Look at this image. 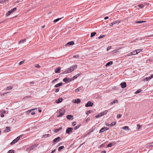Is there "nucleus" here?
<instances>
[{
	"mask_svg": "<svg viewBox=\"0 0 153 153\" xmlns=\"http://www.w3.org/2000/svg\"><path fill=\"white\" fill-rule=\"evenodd\" d=\"M66 118L68 119L72 120L73 119V116L71 115L67 116Z\"/></svg>",
	"mask_w": 153,
	"mask_h": 153,
	"instance_id": "9b49d317",
	"label": "nucleus"
},
{
	"mask_svg": "<svg viewBox=\"0 0 153 153\" xmlns=\"http://www.w3.org/2000/svg\"><path fill=\"white\" fill-rule=\"evenodd\" d=\"M116 124V122H113L112 123H111V124H109V126H113L115 125Z\"/></svg>",
	"mask_w": 153,
	"mask_h": 153,
	"instance_id": "c85d7f7f",
	"label": "nucleus"
},
{
	"mask_svg": "<svg viewBox=\"0 0 153 153\" xmlns=\"http://www.w3.org/2000/svg\"><path fill=\"white\" fill-rule=\"evenodd\" d=\"M12 88V86H9L7 87V88H6V90H9V89H11Z\"/></svg>",
	"mask_w": 153,
	"mask_h": 153,
	"instance_id": "ea45409f",
	"label": "nucleus"
},
{
	"mask_svg": "<svg viewBox=\"0 0 153 153\" xmlns=\"http://www.w3.org/2000/svg\"><path fill=\"white\" fill-rule=\"evenodd\" d=\"M136 51H132V52H131L129 53H128V54L126 55L125 56V57L128 56H130L131 55H135V53Z\"/></svg>",
	"mask_w": 153,
	"mask_h": 153,
	"instance_id": "423d86ee",
	"label": "nucleus"
},
{
	"mask_svg": "<svg viewBox=\"0 0 153 153\" xmlns=\"http://www.w3.org/2000/svg\"><path fill=\"white\" fill-rule=\"evenodd\" d=\"M61 68L60 67H58L55 70V73H59L60 72Z\"/></svg>",
	"mask_w": 153,
	"mask_h": 153,
	"instance_id": "4468645a",
	"label": "nucleus"
},
{
	"mask_svg": "<svg viewBox=\"0 0 153 153\" xmlns=\"http://www.w3.org/2000/svg\"><path fill=\"white\" fill-rule=\"evenodd\" d=\"M17 142H18V141H17V140H16V139H15L11 143H10V144L11 145H13V144L15 143H16Z\"/></svg>",
	"mask_w": 153,
	"mask_h": 153,
	"instance_id": "412c9836",
	"label": "nucleus"
},
{
	"mask_svg": "<svg viewBox=\"0 0 153 153\" xmlns=\"http://www.w3.org/2000/svg\"><path fill=\"white\" fill-rule=\"evenodd\" d=\"M143 49H137L136 50H135L134 51H135V54H138V53L142 51Z\"/></svg>",
	"mask_w": 153,
	"mask_h": 153,
	"instance_id": "dca6fc26",
	"label": "nucleus"
},
{
	"mask_svg": "<svg viewBox=\"0 0 153 153\" xmlns=\"http://www.w3.org/2000/svg\"><path fill=\"white\" fill-rule=\"evenodd\" d=\"M35 113L34 111H33V112H32L31 113V114L32 115H34L35 114Z\"/></svg>",
	"mask_w": 153,
	"mask_h": 153,
	"instance_id": "338daca9",
	"label": "nucleus"
},
{
	"mask_svg": "<svg viewBox=\"0 0 153 153\" xmlns=\"http://www.w3.org/2000/svg\"><path fill=\"white\" fill-rule=\"evenodd\" d=\"M62 100L63 99L62 97H60L56 101V102L57 103H59L61 102L62 101Z\"/></svg>",
	"mask_w": 153,
	"mask_h": 153,
	"instance_id": "f8f14e48",
	"label": "nucleus"
},
{
	"mask_svg": "<svg viewBox=\"0 0 153 153\" xmlns=\"http://www.w3.org/2000/svg\"><path fill=\"white\" fill-rule=\"evenodd\" d=\"M149 146L150 147H153V142L149 144Z\"/></svg>",
	"mask_w": 153,
	"mask_h": 153,
	"instance_id": "052dcab7",
	"label": "nucleus"
},
{
	"mask_svg": "<svg viewBox=\"0 0 153 153\" xmlns=\"http://www.w3.org/2000/svg\"><path fill=\"white\" fill-rule=\"evenodd\" d=\"M118 102V100H114L111 103V105H113L114 103H117Z\"/></svg>",
	"mask_w": 153,
	"mask_h": 153,
	"instance_id": "4c0bfd02",
	"label": "nucleus"
},
{
	"mask_svg": "<svg viewBox=\"0 0 153 153\" xmlns=\"http://www.w3.org/2000/svg\"><path fill=\"white\" fill-rule=\"evenodd\" d=\"M25 61L24 60V61H21L19 63V65H21L22 64H23V63H24V62Z\"/></svg>",
	"mask_w": 153,
	"mask_h": 153,
	"instance_id": "864d4df0",
	"label": "nucleus"
},
{
	"mask_svg": "<svg viewBox=\"0 0 153 153\" xmlns=\"http://www.w3.org/2000/svg\"><path fill=\"white\" fill-rule=\"evenodd\" d=\"M105 36L104 35H101L98 37L99 39H100L102 38L104 36Z\"/></svg>",
	"mask_w": 153,
	"mask_h": 153,
	"instance_id": "8fccbe9b",
	"label": "nucleus"
},
{
	"mask_svg": "<svg viewBox=\"0 0 153 153\" xmlns=\"http://www.w3.org/2000/svg\"><path fill=\"white\" fill-rule=\"evenodd\" d=\"M141 91V90L140 89H139L137 91L135 92V94H138V93H140Z\"/></svg>",
	"mask_w": 153,
	"mask_h": 153,
	"instance_id": "e433bc0d",
	"label": "nucleus"
},
{
	"mask_svg": "<svg viewBox=\"0 0 153 153\" xmlns=\"http://www.w3.org/2000/svg\"><path fill=\"white\" fill-rule=\"evenodd\" d=\"M74 44V42L73 41H71L69 42H68L67 44L66 45V46H68L69 45H72Z\"/></svg>",
	"mask_w": 153,
	"mask_h": 153,
	"instance_id": "2eb2a0df",
	"label": "nucleus"
},
{
	"mask_svg": "<svg viewBox=\"0 0 153 153\" xmlns=\"http://www.w3.org/2000/svg\"><path fill=\"white\" fill-rule=\"evenodd\" d=\"M76 122H74L72 123V125L73 126H75L76 125Z\"/></svg>",
	"mask_w": 153,
	"mask_h": 153,
	"instance_id": "13d9d810",
	"label": "nucleus"
},
{
	"mask_svg": "<svg viewBox=\"0 0 153 153\" xmlns=\"http://www.w3.org/2000/svg\"><path fill=\"white\" fill-rule=\"evenodd\" d=\"M58 79V78L55 79L52 81V83H53Z\"/></svg>",
	"mask_w": 153,
	"mask_h": 153,
	"instance_id": "680f3d73",
	"label": "nucleus"
},
{
	"mask_svg": "<svg viewBox=\"0 0 153 153\" xmlns=\"http://www.w3.org/2000/svg\"><path fill=\"white\" fill-rule=\"evenodd\" d=\"M107 112H108V111L107 110H105L101 113L102 114H101L103 116L104 115L106 114L107 113Z\"/></svg>",
	"mask_w": 153,
	"mask_h": 153,
	"instance_id": "c756f323",
	"label": "nucleus"
},
{
	"mask_svg": "<svg viewBox=\"0 0 153 153\" xmlns=\"http://www.w3.org/2000/svg\"><path fill=\"white\" fill-rule=\"evenodd\" d=\"M120 22V21L118 20L115 22L111 23L109 24V25L110 26H112L115 24H118Z\"/></svg>",
	"mask_w": 153,
	"mask_h": 153,
	"instance_id": "0eeeda50",
	"label": "nucleus"
},
{
	"mask_svg": "<svg viewBox=\"0 0 153 153\" xmlns=\"http://www.w3.org/2000/svg\"><path fill=\"white\" fill-rule=\"evenodd\" d=\"M145 22V21L141 20L136 21L135 22V23H142Z\"/></svg>",
	"mask_w": 153,
	"mask_h": 153,
	"instance_id": "a878e982",
	"label": "nucleus"
},
{
	"mask_svg": "<svg viewBox=\"0 0 153 153\" xmlns=\"http://www.w3.org/2000/svg\"><path fill=\"white\" fill-rule=\"evenodd\" d=\"M26 41V39H22V40H21L19 41V44H20L21 43H24L25 42V41Z\"/></svg>",
	"mask_w": 153,
	"mask_h": 153,
	"instance_id": "bb28decb",
	"label": "nucleus"
},
{
	"mask_svg": "<svg viewBox=\"0 0 153 153\" xmlns=\"http://www.w3.org/2000/svg\"><path fill=\"white\" fill-rule=\"evenodd\" d=\"M6 130H4V131L5 132H9L10 131V128L9 127H7L6 128Z\"/></svg>",
	"mask_w": 153,
	"mask_h": 153,
	"instance_id": "6ab92c4d",
	"label": "nucleus"
},
{
	"mask_svg": "<svg viewBox=\"0 0 153 153\" xmlns=\"http://www.w3.org/2000/svg\"><path fill=\"white\" fill-rule=\"evenodd\" d=\"M111 46H108L107 48V51H108L109 50H110V49H111Z\"/></svg>",
	"mask_w": 153,
	"mask_h": 153,
	"instance_id": "3c124183",
	"label": "nucleus"
},
{
	"mask_svg": "<svg viewBox=\"0 0 153 153\" xmlns=\"http://www.w3.org/2000/svg\"><path fill=\"white\" fill-rule=\"evenodd\" d=\"M113 62L112 61H110L108 62H107L106 65L105 66L107 67H108L110 65H112L113 64Z\"/></svg>",
	"mask_w": 153,
	"mask_h": 153,
	"instance_id": "a211bd4d",
	"label": "nucleus"
},
{
	"mask_svg": "<svg viewBox=\"0 0 153 153\" xmlns=\"http://www.w3.org/2000/svg\"><path fill=\"white\" fill-rule=\"evenodd\" d=\"M138 7L140 8H142L144 7V6L143 4H140L138 5Z\"/></svg>",
	"mask_w": 153,
	"mask_h": 153,
	"instance_id": "a19ab883",
	"label": "nucleus"
},
{
	"mask_svg": "<svg viewBox=\"0 0 153 153\" xmlns=\"http://www.w3.org/2000/svg\"><path fill=\"white\" fill-rule=\"evenodd\" d=\"M7 153H14V152L13 150H10Z\"/></svg>",
	"mask_w": 153,
	"mask_h": 153,
	"instance_id": "09e8293b",
	"label": "nucleus"
},
{
	"mask_svg": "<svg viewBox=\"0 0 153 153\" xmlns=\"http://www.w3.org/2000/svg\"><path fill=\"white\" fill-rule=\"evenodd\" d=\"M65 112V110L64 109L62 108L59 110V113H62L63 114H64Z\"/></svg>",
	"mask_w": 153,
	"mask_h": 153,
	"instance_id": "aec40b11",
	"label": "nucleus"
},
{
	"mask_svg": "<svg viewBox=\"0 0 153 153\" xmlns=\"http://www.w3.org/2000/svg\"><path fill=\"white\" fill-rule=\"evenodd\" d=\"M59 91V88H57V89H56V91H55V92H56L57 93V92H58Z\"/></svg>",
	"mask_w": 153,
	"mask_h": 153,
	"instance_id": "69168bd1",
	"label": "nucleus"
},
{
	"mask_svg": "<svg viewBox=\"0 0 153 153\" xmlns=\"http://www.w3.org/2000/svg\"><path fill=\"white\" fill-rule=\"evenodd\" d=\"M112 145V143H109L108 145H107V147H111Z\"/></svg>",
	"mask_w": 153,
	"mask_h": 153,
	"instance_id": "de8ad7c7",
	"label": "nucleus"
},
{
	"mask_svg": "<svg viewBox=\"0 0 153 153\" xmlns=\"http://www.w3.org/2000/svg\"><path fill=\"white\" fill-rule=\"evenodd\" d=\"M64 148V146H60L58 148V150L59 151H60L61 149H62Z\"/></svg>",
	"mask_w": 153,
	"mask_h": 153,
	"instance_id": "58836bf2",
	"label": "nucleus"
},
{
	"mask_svg": "<svg viewBox=\"0 0 153 153\" xmlns=\"http://www.w3.org/2000/svg\"><path fill=\"white\" fill-rule=\"evenodd\" d=\"M73 102L79 104L80 102V100L79 99H77L73 100Z\"/></svg>",
	"mask_w": 153,
	"mask_h": 153,
	"instance_id": "6e6552de",
	"label": "nucleus"
},
{
	"mask_svg": "<svg viewBox=\"0 0 153 153\" xmlns=\"http://www.w3.org/2000/svg\"><path fill=\"white\" fill-rule=\"evenodd\" d=\"M50 135L49 134H45V135H43L42 137V138H46V137H50Z\"/></svg>",
	"mask_w": 153,
	"mask_h": 153,
	"instance_id": "393cba45",
	"label": "nucleus"
},
{
	"mask_svg": "<svg viewBox=\"0 0 153 153\" xmlns=\"http://www.w3.org/2000/svg\"><path fill=\"white\" fill-rule=\"evenodd\" d=\"M23 135H21L20 136L16 138V140L18 141L20 139V137H22V136H23Z\"/></svg>",
	"mask_w": 153,
	"mask_h": 153,
	"instance_id": "f704fd0d",
	"label": "nucleus"
},
{
	"mask_svg": "<svg viewBox=\"0 0 153 153\" xmlns=\"http://www.w3.org/2000/svg\"><path fill=\"white\" fill-rule=\"evenodd\" d=\"M93 105V103L91 101H89L85 105V106L86 107L92 106Z\"/></svg>",
	"mask_w": 153,
	"mask_h": 153,
	"instance_id": "39448f33",
	"label": "nucleus"
},
{
	"mask_svg": "<svg viewBox=\"0 0 153 153\" xmlns=\"http://www.w3.org/2000/svg\"><path fill=\"white\" fill-rule=\"evenodd\" d=\"M73 128H68L66 130V133L67 134H69L72 132Z\"/></svg>",
	"mask_w": 153,
	"mask_h": 153,
	"instance_id": "7ed1b4c3",
	"label": "nucleus"
},
{
	"mask_svg": "<svg viewBox=\"0 0 153 153\" xmlns=\"http://www.w3.org/2000/svg\"><path fill=\"white\" fill-rule=\"evenodd\" d=\"M8 0H2L0 1V2L1 3H4L6 1H7Z\"/></svg>",
	"mask_w": 153,
	"mask_h": 153,
	"instance_id": "37998d69",
	"label": "nucleus"
},
{
	"mask_svg": "<svg viewBox=\"0 0 153 153\" xmlns=\"http://www.w3.org/2000/svg\"><path fill=\"white\" fill-rule=\"evenodd\" d=\"M61 19V18H59L56 19L54 20L53 22H58L59 20Z\"/></svg>",
	"mask_w": 153,
	"mask_h": 153,
	"instance_id": "c9c22d12",
	"label": "nucleus"
},
{
	"mask_svg": "<svg viewBox=\"0 0 153 153\" xmlns=\"http://www.w3.org/2000/svg\"><path fill=\"white\" fill-rule=\"evenodd\" d=\"M73 80V79L71 78H64L63 81L64 82H65L66 83H68Z\"/></svg>",
	"mask_w": 153,
	"mask_h": 153,
	"instance_id": "f03ea898",
	"label": "nucleus"
},
{
	"mask_svg": "<svg viewBox=\"0 0 153 153\" xmlns=\"http://www.w3.org/2000/svg\"><path fill=\"white\" fill-rule=\"evenodd\" d=\"M35 67L37 68H39L40 67V66L38 64L36 65H35Z\"/></svg>",
	"mask_w": 153,
	"mask_h": 153,
	"instance_id": "6e6d98bb",
	"label": "nucleus"
},
{
	"mask_svg": "<svg viewBox=\"0 0 153 153\" xmlns=\"http://www.w3.org/2000/svg\"><path fill=\"white\" fill-rule=\"evenodd\" d=\"M82 90V88L81 87H79V88H77L75 90V92H77L80 91Z\"/></svg>",
	"mask_w": 153,
	"mask_h": 153,
	"instance_id": "4be33fe9",
	"label": "nucleus"
},
{
	"mask_svg": "<svg viewBox=\"0 0 153 153\" xmlns=\"http://www.w3.org/2000/svg\"><path fill=\"white\" fill-rule=\"evenodd\" d=\"M150 80L149 79V78L148 77H146L144 79L143 81L145 82V81H147L148 80Z\"/></svg>",
	"mask_w": 153,
	"mask_h": 153,
	"instance_id": "79ce46f5",
	"label": "nucleus"
},
{
	"mask_svg": "<svg viewBox=\"0 0 153 153\" xmlns=\"http://www.w3.org/2000/svg\"><path fill=\"white\" fill-rule=\"evenodd\" d=\"M90 118L88 117L84 121V122H86L90 120Z\"/></svg>",
	"mask_w": 153,
	"mask_h": 153,
	"instance_id": "5fc2aeb1",
	"label": "nucleus"
},
{
	"mask_svg": "<svg viewBox=\"0 0 153 153\" xmlns=\"http://www.w3.org/2000/svg\"><path fill=\"white\" fill-rule=\"evenodd\" d=\"M121 116V114H118L117 115V118H120V117Z\"/></svg>",
	"mask_w": 153,
	"mask_h": 153,
	"instance_id": "0e129e2a",
	"label": "nucleus"
},
{
	"mask_svg": "<svg viewBox=\"0 0 153 153\" xmlns=\"http://www.w3.org/2000/svg\"><path fill=\"white\" fill-rule=\"evenodd\" d=\"M101 114H101V113H100L99 114H98L96 115L95 116V117H96V118H98V117H100L102 116V115Z\"/></svg>",
	"mask_w": 153,
	"mask_h": 153,
	"instance_id": "7c9ffc66",
	"label": "nucleus"
},
{
	"mask_svg": "<svg viewBox=\"0 0 153 153\" xmlns=\"http://www.w3.org/2000/svg\"><path fill=\"white\" fill-rule=\"evenodd\" d=\"M60 138L59 137H58L55 139L53 140V145L55 143H57L60 140Z\"/></svg>",
	"mask_w": 153,
	"mask_h": 153,
	"instance_id": "1a4fd4ad",
	"label": "nucleus"
},
{
	"mask_svg": "<svg viewBox=\"0 0 153 153\" xmlns=\"http://www.w3.org/2000/svg\"><path fill=\"white\" fill-rule=\"evenodd\" d=\"M81 126L80 125H78L74 128V130H76L79 128L80 126Z\"/></svg>",
	"mask_w": 153,
	"mask_h": 153,
	"instance_id": "72a5a7b5",
	"label": "nucleus"
},
{
	"mask_svg": "<svg viewBox=\"0 0 153 153\" xmlns=\"http://www.w3.org/2000/svg\"><path fill=\"white\" fill-rule=\"evenodd\" d=\"M140 127L141 126L140 124H138L137 125V128L138 129H139L140 128Z\"/></svg>",
	"mask_w": 153,
	"mask_h": 153,
	"instance_id": "49530a36",
	"label": "nucleus"
},
{
	"mask_svg": "<svg viewBox=\"0 0 153 153\" xmlns=\"http://www.w3.org/2000/svg\"><path fill=\"white\" fill-rule=\"evenodd\" d=\"M106 151L105 150L101 152V153H106Z\"/></svg>",
	"mask_w": 153,
	"mask_h": 153,
	"instance_id": "774afa93",
	"label": "nucleus"
},
{
	"mask_svg": "<svg viewBox=\"0 0 153 153\" xmlns=\"http://www.w3.org/2000/svg\"><path fill=\"white\" fill-rule=\"evenodd\" d=\"M108 129L109 128L107 127H103L100 129V130L99 131V133L100 134L101 133L105 131L108 130Z\"/></svg>",
	"mask_w": 153,
	"mask_h": 153,
	"instance_id": "20e7f679",
	"label": "nucleus"
},
{
	"mask_svg": "<svg viewBox=\"0 0 153 153\" xmlns=\"http://www.w3.org/2000/svg\"><path fill=\"white\" fill-rule=\"evenodd\" d=\"M12 13V12H11V10H9L7 12V13H6V15L7 16H8L10 15Z\"/></svg>",
	"mask_w": 153,
	"mask_h": 153,
	"instance_id": "473e14b6",
	"label": "nucleus"
},
{
	"mask_svg": "<svg viewBox=\"0 0 153 153\" xmlns=\"http://www.w3.org/2000/svg\"><path fill=\"white\" fill-rule=\"evenodd\" d=\"M67 70L64 71L63 73H62V74H64L67 73H68V72H67Z\"/></svg>",
	"mask_w": 153,
	"mask_h": 153,
	"instance_id": "e2e57ef3",
	"label": "nucleus"
},
{
	"mask_svg": "<svg viewBox=\"0 0 153 153\" xmlns=\"http://www.w3.org/2000/svg\"><path fill=\"white\" fill-rule=\"evenodd\" d=\"M7 93H8V92L4 93L1 94V96H4L5 95H6Z\"/></svg>",
	"mask_w": 153,
	"mask_h": 153,
	"instance_id": "603ef678",
	"label": "nucleus"
},
{
	"mask_svg": "<svg viewBox=\"0 0 153 153\" xmlns=\"http://www.w3.org/2000/svg\"><path fill=\"white\" fill-rule=\"evenodd\" d=\"M16 10V7H14L13 9H12L11 10V11L12 13H13L14 11H15Z\"/></svg>",
	"mask_w": 153,
	"mask_h": 153,
	"instance_id": "c03bdc74",
	"label": "nucleus"
},
{
	"mask_svg": "<svg viewBox=\"0 0 153 153\" xmlns=\"http://www.w3.org/2000/svg\"><path fill=\"white\" fill-rule=\"evenodd\" d=\"M59 113V115L58 116V117H61L62 115H63L64 114H63L62 113Z\"/></svg>",
	"mask_w": 153,
	"mask_h": 153,
	"instance_id": "4d7b16f0",
	"label": "nucleus"
},
{
	"mask_svg": "<svg viewBox=\"0 0 153 153\" xmlns=\"http://www.w3.org/2000/svg\"><path fill=\"white\" fill-rule=\"evenodd\" d=\"M73 58H78V57H79V55H75V56H73Z\"/></svg>",
	"mask_w": 153,
	"mask_h": 153,
	"instance_id": "bf43d9fd",
	"label": "nucleus"
},
{
	"mask_svg": "<svg viewBox=\"0 0 153 153\" xmlns=\"http://www.w3.org/2000/svg\"><path fill=\"white\" fill-rule=\"evenodd\" d=\"M77 66L76 65H74V66H73L68 68L67 69V72L68 73H70L73 71L75 69L77 68Z\"/></svg>",
	"mask_w": 153,
	"mask_h": 153,
	"instance_id": "f257e3e1",
	"label": "nucleus"
},
{
	"mask_svg": "<svg viewBox=\"0 0 153 153\" xmlns=\"http://www.w3.org/2000/svg\"><path fill=\"white\" fill-rule=\"evenodd\" d=\"M62 82H60V83H59L58 84H57L56 85H55L54 87L56 88H57L59 86H61L62 85Z\"/></svg>",
	"mask_w": 153,
	"mask_h": 153,
	"instance_id": "b1692460",
	"label": "nucleus"
},
{
	"mask_svg": "<svg viewBox=\"0 0 153 153\" xmlns=\"http://www.w3.org/2000/svg\"><path fill=\"white\" fill-rule=\"evenodd\" d=\"M92 112V111L91 110H88L87 111L86 114H89L91 113Z\"/></svg>",
	"mask_w": 153,
	"mask_h": 153,
	"instance_id": "a18cd8bd",
	"label": "nucleus"
},
{
	"mask_svg": "<svg viewBox=\"0 0 153 153\" xmlns=\"http://www.w3.org/2000/svg\"><path fill=\"white\" fill-rule=\"evenodd\" d=\"M120 85L122 88H124L126 86V84L125 82H123L120 84Z\"/></svg>",
	"mask_w": 153,
	"mask_h": 153,
	"instance_id": "9d476101",
	"label": "nucleus"
},
{
	"mask_svg": "<svg viewBox=\"0 0 153 153\" xmlns=\"http://www.w3.org/2000/svg\"><path fill=\"white\" fill-rule=\"evenodd\" d=\"M38 145L37 144H35L33 145L32 146L30 147V150H32L33 149L37 147L38 146Z\"/></svg>",
	"mask_w": 153,
	"mask_h": 153,
	"instance_id": "ddd939ff",
	"label": "nucleus"
},
{
	"mask_svg": "<svg viewBox=\"0 0 153 153\" xmlns=\"http://www.w3.org/2000/svg\"><path fill=\"white\" fill-rule=\"evenodd\" d=\"M62 129V128L61 127H60L59 129H55L54 130V132L56 133H57L58 132H59V131L61 130Z\"/></svg>",
	"mask_w": 153,
	"mask_h": 153,
	"instance_id": "5701e85b",
	"label": "nucleus"
},
{
	"mask_svg": "<svg viewBox=\"0 0 153 153\" xmlns=\"http://www.w3.org/2000/svg\"><path fill=\"white\" fill-rule=\"evenodd\" d=\"M96 34V33L95 32L92 33L91 34V37H93L95 35V34Z\"/></svg>",
	"mask_w": 153,
	"mask_h": 153,
	"instance_id": "2f4dec72",
	"label": "nucleus"
},
{
	"mask_svg": "<svg viewBox=\"0 0 153 153\" xmlns=\"http://www.w3.org/2000/svg\"><path fill=\"white\" fill-rule=\"evenodd\" d=\"M122 128L123 129L125 130H129L128 126H124Z\"/></svg>",
	"mask_w": 153,
	"mask_h": 153,
	"instance_id": "cd10ccee",
	"label": "nucleus"
},
{
	"mask_svg": "<svg viewBox=\"0 0 153 153\" xmlns=\"http://www.w3.org/2000/svg\"><path fill=\"white\" fill-rule=\"evenodd\" d=\"M80 75V74H78L74 76L73 77L71 78L73 79V80H74V79H76L78 76H79Z\"/></svg>",
	"mask_w": 153,
	"mask_h": 153,
	"instance_id": "f3484780",
	"label": "nucleus"
}]
</instances>
